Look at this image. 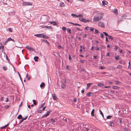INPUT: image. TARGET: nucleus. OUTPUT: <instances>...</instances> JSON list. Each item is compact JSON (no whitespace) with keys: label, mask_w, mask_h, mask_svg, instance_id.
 I'll return each mask as SVG.
<instances>
[{"label":"nucleus","mask_w":131,"mask_h":131,"mask_svg":"<svg viewBox=\"0 0 131 131\" xmlns=\"http://www.w3.org/2000/svg\"><path fill=\"white\" fill-rule=\"evenodd\" d=\"M104 16V14L103 13H99L98 16H95L93 19L94 21L97 22L101 20L103 18Z\"/></svg>","instance_id":"nucleus-1"},{"label":"nucleus","mask_w":131,"mask_h":131,"mask_svg":"<svg viewBox=\"0 0 131 131\" xmlns=\"http://www.w3.org/2000/svg\"><path fill=\"white\" fill-rule=\"evenodd\" d=\"M98 25L99 26L102 28H104L105 27V25L101 21H100L98 22Z\"/></svg>","instance_id":"nucleus-2"},{"label":"nucleus","mask_w":131,"mask_h":131,"mask_svg":"<svg viewBox=\"0 0 131 131\" xmlns=\"http://www.w3.org/2000/svg\"><path fill=\"white\" fill-rule=\"evenodd\" d=\"M79 20L82 22H89L90 21V20H87L86 19H84L82 18H79Z\"/></svg>","instance_id":"nucleus-3"},{"label":"nucleus","mask_w":131,"mask_h":131,"mask_svg":"<svg viewBox=\"0 0 131 131\" xmlns=\"http://www.w3.org/2000/svg\"><path fill=\"white\" fill-rule=\"evenodd\" d=\"M32 3L31 2H23V6H26L27 5H31Z\"/></svg>","instance_id":"nucleus-4"},{"label":"nucleus","mask_w":131,"mask_h":131,"mask_svg":"<svg viewBox=\"0 0 131 131\" xmlns=\"http://www.w3.org/2000/svg\"><path fill=\"white\" fill-rule=\"evenodd\" d=\"M51 112V111H48L47 112V113L46 114H45L44 115H43L42 117H47L49 115V114Z\"/></svg>","instance_id":"nucleus-5"},{"label":"nucleus","mask_w":131,"mask_h":131,"mask_svg":"<svg viewBox=\"0 0 131 131\" xmlns=\"http://www.w3.org/2000/svg\"><path fill=\"white\" fill-rule=\"evenodd\" d=\"M43 35V34H38L37 35H35V36L38 37H42V36Z\"/></svg>","instance_id":"nucleus-6"},{"label":"nucleus","mask_w":131,"mask_h":131,"mask_svg":"<svg viewBox=\"0 0 131 131\" xmlns=\"http://www.w3.org/2000/svg\"><path fill=\"white\" fill-rule=\"evenodd\" d=\"M45 85V84L44 82H42L40 85V87L42 89L43 88H44Z\"/></svg>","instance_id":"nucleus-7"},{"label":"nucleus","mask_w":131,"mask_h":131,"mask_svg":"<svg viewBox=\"0 0 131 131\" xmlns=\"http://www.w3.org/2000/svg\"><path fill=\"white\" fill-rule=\"evenodd\" d=\"M94 111H95V110L94 109H93L91 113V115L93 117L94 116Z\"/></svg>","instance_id":"nucleus-8"},{"label":"nucleus","mask_w":131,"mask_h":131,"mask_svg":"<svg viewBox=\"0 0 131 131\" xmlns=\"http://www.w3.org/2000/svg\"><path fill=\"white\" fill-rule=\"evenodd\" d=\"M112 88L114 89L119 90V88L118 86L113 85H112Z\"/></svg>","instance_id":"nucleus-9"},{"label":"nucleus","mask_w":131,"mask_h":131,"mask_svg":"<svg viewBox=\"0 0 131 131\" xmlns=\"http://www.w3.org/2000/svg\"><path fill=\"white\" fill-rule=\"evenodd\" d=\"M50 23L54 25H56L58 24L55 21H50Z\"/></svg>","instance_id":"nucleus-10"},{"label":"nucleus","mask_w":131,"mask_h":131,"mask_svg":"<svg viewBox=\"0 0 131 131\" xmlns=\"http://www.w3.org/2000/svg\"><path fill=\"white\" fill-rule=\"evenodd\" d=\"M68 23H71V24H72L73 25H74L75 26H81V25L79 24H75V23H71V22H68Z\"/></svg>","instance_id":"nucleus-11"},{"label":"nucleus","mask_w":131,"mask_h":131,"mask_svg":"<svg viewBox=\"0 0 131 131\" xmlns=\"http://www.w3.org/2000/svg\"><path fill=\"white\" fill-rule=\"evenodd\" d=\"M52 97L53 99L54 100H57V98L56 97V95L55 94L52 95Z\"/></svg>","instance_id":"nucleus-12"},{"label":"nucleus","mask_w":131,"mask_h":131,"mask_svg":"<svg viewBox=\"0 0 131 131\" xmlns=\"http://www.w3.org/2000/svg\"><path fill=\"white\" fill-rule=\"evenodd\" d=\"M39 58L37 56H35L34 57V60L35 61H38V59Z\"/></svg>","instance_id":"nucleus-13"},{"label":"nucleus","mask_w":131,"mask_h":131,"mask_svg":"<svg viewBox=\"0 0 131 131\" xmlns=\"http://www.w3.org/2000/svg\"><path fill=\"white\" fill-rule=\"evenodd\" d=\"M113 12L115 14H117V10L116 9H115L113 11Z\"/></svg>","instance_id":"nucleus-14"},{"label":"nucleus","mask_w":131,"mask_h":131,"mask_svg":"<svg viewBox=\"0 0 131 131\" xmlns=\"http://www.w3.org/2000/svg\"><path fill=\"white\" fill-rule=\"evenodd\" d=\"M23 118L22 116L21 115H18L17 117V118L19 119H22Z\"/></svg>","instance_id":"nucleus-15"},{"label":"nucleus","mask_w":131,"mask_h":131,"mask_svg":"<svg viewBox=\"0 0 131 131\" xmlns=\"http://www.w3.org/2000/svg\"><path fill=\"white\" fill-rule=\"evenodd\" d=\"M92 84V83H88L87 84V88H89L90 86Z\"/></svg>","instance_id":"nucleus-16"},{"label":"nucleus","mask_w":131,"mask_h":131,"mask_svg":"<svg viewBox=\"0 0 131 131\" xmlns=\"http://www.w3.org/2000/svg\"><path fill=\"white\" fill-rule=\"evenodd\" d=\"M120 48L119 47H118L117 46H115V47L114 48V49L116 50H118L119 49V50L120 49Z\"/></svg>","instance_id":"nucleus-17"},{"label":"nucleus","mask_w":131,"mask_h":131,"mask_svg":"<svg viewBox=\"0 0 131 131\" xmlns=\"http://www.w3.org/2000/svg\"><path fill=\"white\" fill-rule=\"evenodd\" d=\"M71 16L73 17H77V15L74 14H71Z\"/></svg>","instance_id":"nucleus-18"},{"label":"nucleus","mask_w":131,"mask_h":131,"mask_svg":"<svg viewBox=\"0 0 131 131\" xmlns=\"http://www.w3.org/2000/svg\"><path fill=\"white\" fill-rule=\"evenodd\" d=\"M99 112L100 113V114L102 115L103 117L104 118V115H103V113L100 110H99Z\"/></svg>","instance_id":"nucleus-19"},{"label":"nucleus","mask_w":131,"mask_h":131,"mask_svg":"<svg viewBox=\"0 0 131 131\" xmlns=\"http://www.w3.org/2000/svg\"><path fill=\"white\" fill-rule=\"evenodd\" d=\"M42 38H44L47 39L48 38V37L47 36H46L44 35L43 34Z\"/></svg>","instance_id":"nucleus-20"},{"label":"nucleus","mask_w":131,"mask_h":131,"mask_svg":"<svg viewBox=\"0 0 131 131\" xmlns=\"http://www.w3.org/2000/svg\"><path fill=\"white\" fill-rule=\"evenodd\" d=\"M7 41H10V40H11V41H12L14 42V40L13 39H12L11 38H9L8 39H7Z\"/></svg>","instance_id":"nucleus-21"},{"label":"nucleus","mask_w":131,"mask_h":131,"mask_svg":"<svg viewBox=\"0 0 131 131\" xmlns=\"http://www.w3.org/2000/svg\"><path fill=\"white\" fill-rule=\"evenodd\" d=\"M91 94H93L91 92H90L87 93L86 95L87 96H91Z\"/></svg>","instance_id":"nucleus-22"},{"label":"nucleus","mask_w":131,"mask_h":131,"mask_svg":"<svg viewBox=\"0 0 131 131\" xmlns=\"http://www.w3.org/2000/svg\"><path fill=\"white\" fill-rule=\"evenodd\" d=\"M65 87V85L63 83H62L61 85V88L63 89H64Z\"/></svg>","instance_id":"nucleus-23"},{"label":"nucleus","mask_w":131,"mask_h":131,"mask_svg":"<svg viewBox=\"0 0 131 131\" xmlns=\"http://www.w3.org/2000/svg\"><path fill=\"white\" fill-rule=\"evenodd\" d=\"M115 81V84L117 85L119 84V83L121 82H119V81Z\"/></svg>","instance_id":"nucleus-24"},{"label":"nucleus","mask_w":131,"mask_h":131,"mask_svg":"<svg viewBox=\"0 0 131 131\" xmlns=\"http://www.w3.org/2000/svg\"><path fill=\"white\" fill-rule=\"evenodd\" d=\"M1 47V48H2V49H3L4 48V46H3L2 45V43H0V47Z\"/></svg>","instance_id":"nucleus-25"},{"label":"nucleus","mask_w":131,"mask_h":131,"mask_svg":"<svg viewBox=\"0 0 131 131\" xmlns=\"http://www.w3.org/2000/svg\"><path fill=\"white\" fill-rule=\"evenodd\" d=\"M81 17V18H82L83 17V16L81 15H77V17Z\"/></svg>","instance_id":"nucleus-26"},{"label":"nucleus","mask_w":131,"mask_h":131,"mask_svg":"<svg viewBox=\"0 0 131 131\" xmlns=\"http://www.w3.org/2000/svg\"><path fill=\"white\" fill-rule=\"evenodd\" d=\"M64 3H63L62 2L60 3V6L61 7H62L63 6Z\"/></svg>","instance_id":"nucleus-27"},{"label":"nucleus","mask_w":131,"mask_h":131,"mask_svg":"<svg viewBox=\"0 0 131 131\" xmlns=\"http://www.w3.org/2000/svg\"><path fill=\"white\" fill-rule=\"evenodd\" d=\"M122 67V66L121 65H118L117 66V68L118 69H120Z\"/></svg>","instance_id":"nucleus-28"},{"label":"nucleus","mask_w":131,"mask_h":131,"mask_svg":"<svg viewBox=\"0 0 131 131\" xmlns=\"http://www.w3.org/2000/svg\"><path fill=\"white\" fill-rule=\"evenodd\" d=\"M114 125V123H113V122H111L110 124V125L111 126H113Z\"/></svg>","instance_id":"nucleus-29"},{"label":"nucleus","mask_w":131,"mask_h":131,"mask_svg":"<svg viewBox=\"0 0 131 131\" xmlns=\"http://www.w3.org/2000/svg\"><path fill=\"white\" fill-rule=\"evenodd\" d=\"M32 101L33 102V103H34V104L35 105H36V104H37V103H36V101L34 100H33Z\"/></svg>","instance_id":"nucleus-30"},{"label":"nucleus","mask_w":131,"mask_h":131,"mask_svg":"<svg viewBox=\"0 0 131 131\" xmlns=\"http://www.w3.org/2000/svg\"><path fill=\"white\" fill-rule=\"evenodd\" d=\"M104 85L103 84L101 83H99L98 84V85L100 86H102Z\"/></svg>","instance_id":"nucleus-31"},{"label":"nucleus","mask_w":131,"mask_h":131,"mask_svg":"<svg viewBox=\"0 0 131 131\" xmlns=\"http://www.w3.org/2000/svg\"><path fill=\"white\" fill-rule=\"evenodd\" d=\"M108 37L110 38L111 40H113V37L112 36H108Z\"/></svg>","instance_id":"nucleus-32"},{"label":"nucleus","mask_w":131,"mask_h":131,"mask_svg":"<svg viewBox=\"0 0 131 131\" xmlns=\"http://www.w3.org/2000/svg\"><path fill=\"white\" fill-rule=\"evenodd\" d=\"M119 56H117L116 57H115V58L116 59V60H118L119 59Z\"/></svg>","instance_id":"nucleus-33"},{"label":"nucleus","mask_w":131,"mask_h":131,"mask_svg":"<svg viewBox=\"0 0 131 131\" xmlns=\"http://www.w3.org/2000/svg\"><path fill=\"white\" fill-rule=\"evenodd\" d=\"M103 33L104 34V35L105 36H107L108 37L109 35L106 33L105 32H103Z\"/></svg>","instance_id":"nucleus-34"},{"label":"nucleus","mask_w":131,"mask_h":131,"mask_svg":"<svg viewBox=\"0 0 131 131\" xmlns=\"http://www.w3.org/2000/svg\"><path fill=\"white\" fill-rule=\"evenodd\" d=\"M62 29L63 30V31H66L67 28L65 27H63L62 28Z\"/></svg>","instance_id":"nucleus-35"},{"label":"nucleus","mask_w":131,"mask_h":131,"mask_svg":"<svg viewBox=\"0 0 131 131\" xmlns=\"http://www.w3.org/2000/svg\"><path fill=\"white\" fill-rule=\"evenodd\" d=\"M117 121L119 123H122V121L120 119H118L117 120Z\"/></svg>","instance_id":"nucleus-36"},{"label":"nucleus","mask_w":131,"mask_h":131,"mask_svg":"<svg viewBox=\"0 0 131 131\" xmlns=\"http://www.w3.org/2000/svg\"><path fill=\"white\" fill-rule=\"evenodd\" d=\"M100 36L101 38H104V37L103 36V34L101 33L100 34Z\"/></svg>","instance_id":"nucleus-37"},{"label":"nucleus","mask_w":131,"mask_h":131,"mask_svg":"<svg viewBox=\"0 0 131 131\" xmlns=\"http://www.w3.org/2000/svg\"><path fill=\"white\" fill-rule=\"evenodd\" d=\"M42 110H38L37 111V112L39 113H41L42 112Z\"/></svg>","instance_id":"nucleus-38"},{"label":"nucleus","mask_w":131,"mask_h":131,"mask_svg":"<svg viewBox=\"0 0 131 131\" xmlns=\"http://www.w3.org/2000/svg\"><path fill=\"white\" fill-rule=\"evenodd\" d=\"M3 69L5 71H6L7 69V68L6 67H3Z\"/></svg>","instance_id":"nucleus-39"},{"label":"nucleus","mask_w":131,"mask_h":131,"mask_svg":"<svg viewBox=\"0 0 131 131\" xmlns=\"http://www.w3.org/2000/svg\"><path fill=\"white\" fill-rule=\"evenodd\" d=\"M95 31L96 33H99V31L97 30L96 29H95Z\"/></svg>","instance_id":"nucleus-40"},{"label":"nucleus","mask_w":131,"mask_h":131,"mask_svg":"<svg viewBox=\"0 0 131 131\" xmlns=\"http://www.w3.org/2000/svg\"><path fill=\"white\" fill-rule=\"evenodd\" d=\"M66 67L67 69H69V70L70 69V66H66Z\"/></svg>","instance_id":"nucleus-41"},{"label":"nucleus","mask_w":131,"mask_h":131,"mask_svg":"<svg viewBox=\"0 0 131 131\" xmlns=\"http://www.w3.org/2000/svg\"><path fill=\"white\" fill-rule=\"evenodd\" d=\"M28 74H27L26 75V78H27L28 79V80H29V79H30V77H28Z\"/></svg>","instance_id":"nucleus-42"},{"label":"nucleus","mask_w":131,"mask_h":131,"mask_svg":"<svg viewBox=\"0 0 131 131\" xmlns=\"http://www.w3.org/2000/svg\"><path fill=\"white\" fill-rule=\"evenodd\" d=\"M102 3L103 5V6H104L105 4H106V3L104 2V1H102Z\"/></svg>","instance_id":"nucleus-43"},{"label":"nucleus","mask_w":131,"mask_h":131,"mask_svg":"<svg viewBox=\"0 0 131 131\" xmlns=\"http://www.w3.org/2000/svg\"><path fill=\"white\" fill-rule=\"evenodd\" d=\"M51 120L52 121V122L53 123H54L55 122V121L54 119L53 118H51Z\"/></svg>","instance_id":"nucleus-44"},{"label":"nucleus","mask_w":131,"mask_h":131,"mask_svg":"<svg viewBox=\"0 0 131 131\" xmlns=\"http://www.w3.org/2000/svg\"><path fill=\"white\" fill-rule=\"evenodd\" d=\"M112 117V116H108L107 117V119H110Z\"/></svg>","instance_id":"nucleus-45"},{"label":"nucleus","mask_w":131,"mask_h":131,"mask_svg":"<svg viewBox=\"0 0 131 131\" xmlns=\"http://www.w3.org/2000/svg\"><path fill=\"white\" fill-rule=\"evenodd\" d=\"M8 41H7H7L4 42V44L5 45H6L8 43Z\"/></svg>","instance_id":"nucleus-46"},{"label":"nucleus","mask_w":131,"mask_h":131,"mask_svg":"<svg viewBox=\"0 0 131 131\" xmlns=\"http://www.w3.org/2000/svg\"><path fill=\"white\" fill-rule=\"evenodd\" d=\"M99 68L101 69H104V68L103 67L100 66L99 67Z\"/></svg>","instance_id":"nucleus-47"},{"label":"nucleus","mask_w":131,"mask_h":131,"mask_svg":"<svg viewBox=\"0 0 131 131\" xmlns=\"http://www.w3.org/2000/svg\"><path fill=\"white\" fill-rule=\"evenodd\" d=\"M30 51H33L34 50V49L32 48H30V49H29Z\"/></svg>","instance_id":"nucleus-48"},{"label":"nucleus","mask_w":131,"mask_h":131,"mask_svg":"<svg viewBox=\"0 0 131 131\" xmlns=\"http://www.w3.org/2000/svg\"><path fill=\"white\" fill-rule=\"evenodd\" d=\"M45 102H44V103H43L40 106L41 108H42V107H43L44 105H45Z\"/></svg>","instance_id":"nucleus-49"},{"label":"nucleus","mask_w":131,"mask_h":131,"mask_svg":"<svg viewBox=\"0 0 131 131\" xmlns=\"http://www.w3.org/2000/svg\"><path fill=\"white\" fill-rule=\"evenodd\" d=\"M8 30L10 32H12V30L11 28H8Z\"/></svg>","instance_id":"nucleus-50"},{"label":"nucleus","mask_w":131,"mask_h":131,"mask_svg":"<svg viewBox=\"0 0 131 131\" xmlns=\"http://www.w3.org/2000/svg\"><path fill=\"white\" fill-rule=\"evenodd\" d=\"M80 62L82 63H83L84 62V61L83 60H80Z\"/></svg>","instance_id":"nucleus-51"},{"label":"nucleus","mask_w":131,"mask_h":131,"mask_svg":"<svg viewBox=\"0 0 131 131\" xmlns=\"http://www.w3.org/2000/svg\"><path fill=\"white\" fill-rule=\"evenodd\" d=\"M87 36H88L87 34H85L83 36V37H87Z\"/></svg>","instance_id":"nucleus-52"},{"label":"nucleus","mask_w":131,"mask_h":131,"mask_svg":"<svg viewBox=\"0 0 131 131\" xmlns=\"http://www.w3.org/2000/svg\"><path fill=\"white\" fill-rule=\"evenodd\" d=\"M90 31H92L94 30V28H91L90 29Z\"/></svg>","instance_id":"nucleus-53"},{"label":"nucleus","mask_w":131,"mask_h":131,"mask_svg":"<svg viewBox=\"0 0 131 131\" xmlns=\"http://www.w3.org/2000/svg\"><path fill=\"white\" fill-rule=\"evenodd\" d=\"M3 98H4V97H3L1 96V100L2 101H3L4 100Z\"/></svg>","instance_id":"nucleus-54"},{"label":"nucleus","mask_w":131,"mask_h":131,"mask_svg":"<svg viewBox=\"0 0 131 131\" xmlns=\"http://www.w3.org/2000/svg\"><path fill=\"white\" fill-rule=\"evenodd\" d=\"M126 17V15H124L122 16V17L123 18V17Z\"/></svg>","instance_id":"nucleus-55"},{"label":"nucleus","mask_w":131,"mask_h":131,"mask_svg":"<svg viewBox=\"0 0 131 131\" xmlns=\"http://www.w3.org/2000/svg\"><path fill=\"white\" fill-rule=\"evenodd\" d=\"M27 117H28L26 116L24 118H23L22 119L23 120V121H24V120L26 119L27 118Z\"/></svg>","instance_id":"nucleus-56"},{"label":"nucleus","mask_w":131,"mask_h":131,"mask_svg":"<svg viewBox=\"0 0 131 131\" xmlns=\"http://www.w3.org/2000/svg\"><path fill=\"white\" fill-rule=\"evenodd\" d=\"M89 28H90L89 27H87L85 28V29L87 30H89Z\"/></svg>","instance_id":"nucleus-57"},{"label":"nucleus","mask_w":131,"mask_h":131,"mask_svg":"<svg viewBox=\"0 0 131 131\" xmlns=\"http://www.w3.org/2000/svg\"><path fill=\"white\" fill-rule=\"evenodd\" d=\"M122 20H118L117 22L118 23H119L120 22H121Z\"/></svg>","instance_id":"nucleus-58"},{"label":"nucleus","mask_w":131,"mask_h":131,"mask_svg":"<svg viewBox=\"0 0 131 131\" xmlns=\"http://www.w3.org/2000/svg\"><path fill=\"white\" fill-rule=\"evenodd\" d=\"M30 47H29L28 46H27L26 47V49H28V50H29V49H30Z\"/></svg>","instance_id":"nucleus-59"},{"label":"nucleus","mask_w":131,"mask_h":131,"mask_svg":"<svg viewBox=\"0 0 131 131\" xmlns=\"http://www.w3.org/2000/svg\"><path fill=\"white\" fill-rule=\"evenodd\" d=\"M93 59H96L97 58V57L96 56H93Z\"/></svg>","instance_id":"nucleus-60"},{"label":"nucleus","mask_w":131,"mask_h":131,"mask_svg":"<svg viewBox=\"0 0 131 131\" xmlns=\"http://www.w3.org/2000/svg\"><path fill=\"white\" fill-rule=\"evenodd\" d=\"M124 130L125 131H127L128 129L126 128H124Z\"/></svg>","instance_id":"nucleus-61"},{"label":"nucleus","mask_w":131,"mask_h":131,"mask_svg":"<svg viewBox=\"0 0 131 131\" xmlns=\"http://www.w3.org/2000/svg\"><path fill=\"white\" fill-rule=\"evenodd\" d=\"M80 47L81 49H85V48L83 46H80Z\"/></svg>","instance_id":"nucleus-62"},{"label":"nucleus","mask_w":131,"mask_h":131,"mask_svg":"<svg viewBox=\"0 0 131 131\" xmlns=\"http://www.w3.org/2000/svg\"><path fill=\"white\" fill-rule=\"evenodd\" d=\"M100 48L99 47H97L96 48V49H97V50H100Z\"/></svg>","instance_id":"nucleus-63"},{"label":"nucleus","mask_w":131,"mask_h":131,"mask_svg":"<svg viewBox=\"0 0 131 131\" xmlns=\"http://www.w3.org/2000/svg\"><path fill=\"white\" fill-rule=\"evenodd\" d=\"M69 58L70 60L71 59V57L70 55H69Z\"/></svg>","instance_id":"nucleus-64"}]
</instances>
